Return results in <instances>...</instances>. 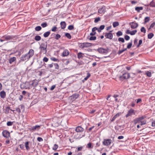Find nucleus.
<instances>
[{
	"label": "nucleus",
	"instance_id": "obj_1",
	"mask_svg": "<svg viewBox=\"0 0 155 155\" xmlns=\"http://www.w3.org/2000/svg\"><path fill=\"white\" fill-rule=\"evenodd\" d=\"M38 83L39 81L36 79L26 82L25 88L26 89H30L32 87H35L38 85Z\"/></svg>",
	"mask_w": 155,
	"mask_h": 155
},
{
	"label": "nucleus",
	"instance_id": "obj_2",
	"mask_svg": "<svg viewBox=\"0 0 155 155\" xmlns=\"http://www.w3.org/2000/svg\"><path fill=\"white\" fill-rule=\"evenodd\" d=\"M47 44L46 43H42L40 45L39 49L41 51V52L44 54H45L47 52Z\"/></svg>",
	"mask_w": 155,
	"mask_h": 155
},
{
	"label": "nucleus",
	"instance_id": "obj_3",
	"mask_svg": "<svg viewBox=\"0 0 155 155\" xmlns=\"http://www.w3.org/2000/svg\"><path fill=\"white\" fill-rule=\"evenodd\" d=\"M130 77V75L127 72H125L122 75L119 77L120 80L123 81L125 79H127Z\"/></svg>",
	"mask_w": 155,
	"mask_h": 155
},
{
	"label": "nucleus",
	"instance_id": "obj_4",
	"mask_svg": "<svg viewBox=\"0 0 155 155\" xmlns=\"http://www.w3.org/2000/svg\"><path fill=\"white\" fill-rule=\"evenodd\" d=\"M97 51L100 53L103 54H106L109 52V49L108 48L104 49L103 48H98Z\"/></svg>",
	"mask_w": 155,
	"mask_h": 155
},
{
	"label": "nucleus",
	"instance_id": "obj_5",
	"mask_svg": "<svg viewBox=\"0 0 155 155\" xmlns=\"http://www.w3.org/2000/svg\"><path fill=\"white\" fill-rule=\"evenodd\" d=\"M15 37L13 36L5 35L2 37V38L0 39V41L2 42L5 41H8L13 40Z\"/></svg>",
	"mask_w": 155,
	"mask_h": 155
},
{
	"label": "nucleus",
	"instance_id": "obj_6",
	"mask_svg": "<svg viewBox=\"0 0 155 155\" xmlns=\"http://www.w3.org/2000/svg\"><path fill=\"white\" fill-rule=\"evenodd\" d=\"M92 45V44L90 43L85 42L80 44V47L81 48H88L91 47Z\"/></svg>",
	"mask_w": 155,
	"mask_h": 155
},
{
	"label": "nucleus",
	"instance_id": "obj_7",
	"mask_svg": "<svg viewBox=\"0 0 155 155\" xmlns=\"http://www.w3.org/2000/svg\"><path fill=\"white\" fill-rule=\"evenodd\" d=\"M112 142V140L111 139H104V140L102 143L103 145L107 146L110 145Z\"/></svg>",
	"mask_w": 155,
	"mask_h": 155
},
{
	"label": "nucleus",
	"instance_id": "obj_8",
	"mask_svg": "<svg viewBox=\"0 0 155 155\" xmlns=\"http://www.w3.org/2000/svg\"><path fill=\"white\" fill-rule=\"evenodd\" d=\"M145 117L142 116L139 117L137 118L134 120L133 122L135 124L140 123L141 120H143Z\"/></svg>",
	"mask_w": 155,
	"mask_h": 155
},
{
	"label": "nucleus",
	"instance_id": "obj_9",
	"mask_svg": "<svg viewBox=\"0 0 155 155\" xmlns=\"http://www.w3.org/2000/svg\"><path fill=\"white\" fill-rule=\"evenodd\" d=\"M135 113L134 110L132 109L131 108L128 111L127 113L125 115L126 117L129 116H131L132 115H135Z\"/></svg>",
	"mask_w": 155,
	"mask_h": 155
},
{
	"label": "nucleus",
	"instance_id": "obj_10",
	"mask_svg": "<svg viewBox=\"0 0 155 155\" xmlns=\"http://www.w3.org/2000/svg\"><path fill=\"white\" fill-rule=\"evenodd\" d=\"M106 12V7L104 6H103L100 8L98 10V12L99 14H104Z\"/></svg>",
	"mask_w": 155,
	"mask_h": 155
},
{
	"label": "nucleus",
	"instance_id": "obj_11",
	"mask_svg": "<svg viewBox=\"0 0 155 155\" xmlns=\"http://www.w3.org/2000/svg\"><path fill=\"white\" fill-rule=\"evenodd\" d=\"M40 126L38 125H36L35 126L31 127L29 129V130L31 132L35 131L36 130H38L40 127Z\"/></svg>",
	"mask_w": 155,
	"mask_h": 155
},
{
	"label": "nucleus",
	"instance_id": "obj_12",
	"mask_svg": "<svg viewBox=\"0 0 155 155\" xmlns=\"http://www.w3.org/2000/svg\"><path fill=\"white\" fill-rule=\"evenodd\" d=\"M112 31H110L109 33H106L105 35V37L106 38L110 39H112L113 38V35L111 33Z\"/></svg>",
	"mask_w": 155,
	"mask_h": 155
},
{
	"label": "nucleus",
	"instance_id": "obj_13",
	"mask_svg": "<svg viewBox=\"0 0 155 155\" xmlns=\"http://www.w3.org/2000/svg\"><path fill=\"white\" fill-rule=\"evenodd\" d=\"M30 58H28V56L27 54L22 55L21 58V60L22 61H24L26 60H28Z\"/></svg>",
	"mask_w": 155,
	"mask_h": 155
},
{
	"label": "nucleus",
	"instance_id": "obj_14",
	"mask_svg": "<svg viewBox=\"0 0 155 155\" xmlns=\"http://www.w3.org/2000/svg\"><path fill=\"white\" fill-rule=\"evenodd\" d=\"M28 56V58H31L34 54V51L32 49L30 50L29 52L27 54Z\"/></svg>",
	"mask_w": 155,
	"mask_h": 155
},
{
	"label": "nucleus",
	"instance_id": "obj_15",
	"mask_svg": "<svg viewBox=\"0 0 155 155\" xmlns=\"http://www.w3.org/2000/svg\"><path fill=\"white\" fill-rule=\"evenodd\" d=\"M3 136L5 137H8L10 136V133L8 131L6 130H3L2 132Z\"/></svg>",
	"mask_w": 155,
	"mask_h": 155
},
{
	"label": "nucleus",
	"instance_id": "obj_16",
	"mask_svg": "<svg viewBox=\"0 0 155 155\" xmlns=\"http://www.w3.org/2000/svg\"><path fill=\"white\" fill-rule=\"evenodd\" d=\"M130 25L131 28L132 29L136 28L138 26V25L137 23L134 22L130 23Z\"/></svg>",
	"mask_w": 155,
	"mask_h": 155
},
{
	"label": "nucleus",
	"instance_id": "obj_17",
	"mask_svg": "<svg viewBox=\"0 0 155 155\" xmlns=\"http://www.w3.org/2000/svg\"><path fill=\"white\" fill-rule=\"evenodd\" d=\"M75 130L77 132H82L83 131L84 128L81 126H78L76 127Z\"/></svg>",
	"mask_w": 155,
	"mask_h": 155
},
{
	"label": "nucleus",
	"instance_id": "obj_18",
	"mask_svg": "<svg viewBox=\"0 0 155 155\" xmlns=\"http://www.w3.org/2000/svg\"><path fill=\"white\" fill-rule=\"evenodd\" d=\"M69 51L67 49H65L64 50L62 54V56L63 57L67 56L69 55Z\"/></svg>",
	"mask_w": 155,
	"mask_h": 155
},
{
	"label": "nucleus",
	"instance_id": "obj_19",
	"mask_svg": "<svg viewBox=\"0 0 155 155\" xmlns=\"http://www.w3.org/2000/svg\"><path fill=\"white\" fill-rule=\"evenodd\" d=\"M97 29V28L95 27L92 28V32L90 34V35L91 36L94 35L96 34L95 31Z\"/></svg>",
	"mask_w": 155,
	"mask_h": 155
},
{
	"label": "nucleus",
	"instance_id": "obj_20",
	"mask_svg": "<svg viewBox=\"0 0 155 155\" xmlns=\"http://www.w3.org/2000/svg\"><path fill=\"white\" fill-rule=\"evenodd\" d=\"M60 25L61 28L62 29H64L66 27V24L65 21H62L60 23Z\"/></svg>",
	"mask_w": 155,
	"mask_h": 155
},
{
	"label": "nucleus",
	"instance_id": "obj_21",
	"mask_svg": "<svg viewBox=\"0 0 155 155\" xmlns=\"http://www.w3.org/2000/svg\"><path fill=\"white\" fill-rule=\"evenodd\" d=\"M0 96L1 98H4L6 97V93L4 91H2L0 93Z\"/></svg>",
	"mask_w": 155,
	"mask_h": 155
},
{
	"label": "nucleus",
	"instance_id": "obj_22",
	"mask_svg": "<svg viewBox=\"0 0 155 155\" xmlns=\"http://www.w3.org/2000/svg\"><path fill=\"white\" fill-rule=\"evenodd\" d=\"M29 141H27L25 143V146L27 150H29L30 149V147L29 146Z\"/></svg>",
	"mask_w": 155,
	"mask_h": 155
},
{
	"label": "nucleus",
	"instance_id": "obj_23",
	"mask_svg": "<svg viewBox=\"0 0 155 155\" xmlns=\"http://www.w3.org/2000/svg\"><path fill=\"white\" fill-rule=\"evenodd\" d=\"M51 35L53 36H54L55 35V38L56 40H58L61 37V36L58 34L55 35L54 33H53Z\"/></svg>",
	"mask_w": 155,
	"mask_h": 155
},
{
	"label": "nucleus",
	"instance_id": "obj_24",
	"mask_svg": "<svg viewBox=\"0 0 155 155\" xmlns=\"http://www.w3.org/2000/svg\"><path fill=\"white\" fill-rule=\"evenodd\" d=\"M135 10L138 12H140L141 10H143V8L142 7H136L135 8Z\"/></svg>",
	"mask_w": 155,
	"mask_h": 155
},
{
	"label": "nucleus",
	"instance_id": "obj_25",
	"mask_svg": "<svg viewBox=\"0 0 155 155\" xmlns=\"http://www.w3.org/2000/svg\"><path fill=\"white\" fill-rule=\"evenodd\" d=\"M121 113H118L116 114L112 118L111 121H114L115 119L119 117L120 114Z\"/></svg>",
	"mask_w": 155,
	"mask_h": 155
},
{
	"label": "nucleus",
	"instance_id": "obj_26",
	"mask_svg": "<svg viewBox=\"0 0 155 155\" xmlns=\"http://www.w3.org/2000/svg\"><path fill=\"white\" fill-rule=\"evenodd\" d=\"M83 54L81 52H79L78 54V59H80L83 57Z\"/></svg>",
	"mask_w": 155,
	"mask_h": 155
},
{
	"label": "nucleus",
	"instance_id": "obj_27",
	"mask_svg": "<svg viewBox=\"0 0 155 155\" xmlns=\"http://www.w3.org/2000/svg\"><path fill=\"white\" fill-rule=\"evenodd\" d=\"M50 34V31H48L47 32H45L43 36L44 37L47 38L48 37Z\"/></svg>",
	"mask_w": 155,
	"mask_h": 155
},
{
	"label": "nucleus",
	"instance_id": "obj_28",
	"mask_svg": "<svg viewBox=\"0 0 155 155\" xmlns=\"http://www.w3.org/2000/svg\"><path fill=\"white\" fill-rule=\"evenodd\" d=\"M16 60V58L15 57H13L11 58L9 60V62L10 64H12L13 62Z\"/></svg>",
	"mask_w": 155,
	"mask_h": 155
},
{
	"label": "nucleus",
	"instance_id": "obj_29",
	"mask_svg": "<svg viewBox=\"0 0 155 155\" xmlns=\"http://www.w3.org/2000/svg\"><path fill=\"white\" fill-rule=\"evenodd\" d=\"M41 38L39 35H36L35 38V39L36 41H39L41 39Z\"/></svg>",
	"mask_w": 155,
	"mask_h": 155
},
{
	"label": "nucleus",
	"instance_id": "obj_30",
	"mask_svg": "<svg viewBox=\"0 0 155 155\" xmlns=\"http://www.w3.org/2000/svg\"><path fill=\"white\" fill-rule=\"evenodd\" d=\"M119 25V23L118 22L115 21L113 23V25L114 28H115L116 27L118 26Z\"/></svg>",
	"mask_w": 155,
	"mask_h": 155
},
{
	"label": "nucleus",
	"instance_id": "obj_31",
	"mask_svg": "<svg viewBox=\"0 0 155 155\" xmlns=\"http://www.w3.org/2000/svg\"><path fill=\"white\" fill-rule=\"evenodd\" d=\"M150 6L154 7L155 6V2L154 0H153L150 4Z\"/></svg>",
	"mask_w": 155,
	"mask_h": 155
},
{
	"label": "nucleus",
	"instance_id": "obj_32",
	"mask_svg": "<svg viewBox=\"0 0 155 155\" xmlns=\"http://www.w3.org/2000/svg\"><path fill=\"white\" fill-rule=\"evenodd\" d=\"M154 36V35L152 33H150L148 35V38L149 39H151Z\"/></svg>",
	"mask_w": 155,
	"mask_h": 155
},
{
	"label": "nucleus",
	"instance_id": "obj_33",
	"mask_svg": "<svg viewBox=\"0 0 155 155\" xmlns=\"http://www.w3.org/2000/svg\"><path fill=\"white\" fill-rule=\"evenodd\" d=\"M14 121H8L7 123V125L8 126H11L13 124Z\"/></svg>",
	"mask_w": 155,
	"mask_h": 155
},
{
	"label": "nucleus",
	"instance_id": "obj_34",
	"mask_svg": "<svg viewBox=\"0 0 155 155\" xmlns=\"http://www.w3.org/2000/svg\"><path fill=\"white\" fill-rule=\"evenodd\" d=\"M65 36L68 38L69 39H71V35L69 33H66L65 34Z\"/></svg>",
	"mask_w": 155,
	"mask_h": 155
},
{
	"label": "nucleus",
	"instance_id": "obj_35",
	"mask_svg": "<svg viewBox=\"0 0 155 155\" xmlns=\"http://www.w3.org/2000/svg\"><path fill=\"white\" fill-rule=\"evenodd\" d=\"M150 20V17H146L144 18V23H146L148 22Z\"/></svg>",
	"mask_w": 155,
	"mask_h": 155
},
{
	"label": "nucleus",
	"instance_id": "obj_36",
	"mask_svg": "<svg viewBox=\"0 0 155 155\" xmlns=\"http://www.w3.org/2000/svg\"><path fill=\"white\" fill-rule=\"evenodd\" d=\"M122 35L123 33L122 32L120 31H119L116 33V35L117 36H121Z\"/></svg>",
	"mask_w": 155,
	"mask_h": 155
},
{
	"label": "nucleus",
	"instance_id": "obj_37",
	"mask_svg": "<svg viewBox=\"0 0 155 155\" xmlns=\"http://www.w3.org/2000/svg\"><path fill=\"white\" fill-rule=\"evenodd\" d=\"M51 61H59V60L57 58H56L54 57H51Z\"/></svg>",
	"mask_w": 155,
	"mask_h": 155
},
{
	"label": "nucleus",
	"instance_id": "obj_38",
	"mask_svg": "<svg viewBox=\"0 0 155 155\" xmlns=\"http://www.w3.org/2000/svg\"><path fill=\"white\" fill-rule=\"evenodd\" d=\"M58 145L55 144L54 145L53 147L52 148V149L54 150H55L58 148Z\"/></svg>",
	"mask_w": 155,
	"mask_h": 155
},
{
	"label": "nucleus",
	"instance_id": "obj_39",
	"mask_svg": "<svg viewBox=\"0 0 155 155\" xmlns=\"http://www.w3.org/2000/svg\"><path fill=\"white\" fill-rule=\"evenodd\" d=\"M140 125H143L144 124H145L146 123V120H141L140 122Z\"/></svg>",
	"mask_w": 155,
	"mask_h": 155
},
{
	"label": "nucleus",
	"instance_id": "obj_40",
	"mask_svg": "<svg viewBox=\"0 0 155 155\" xmlns=\"http://www.w3.org/2000/svg\"><path fill=\"white\" fill-rule=\"evenodd\" d=\"M140 31L141 32H143L144 33H145L146 32V29L144 27H143L141 28Z\"/></svg>",
	"mask_w": 155,
	"mask_h": 155
},
{
	"label": "nucleus",
	"instance_id": "obj_41",
	"mask_svg": "<svg viewBox=\"0 0 155 155\" xmlns=\"http://www.w3.org/2000/svg\"><path fill=\"white\" fill-rule=\"evenodd\" d=\"M132 42H130V43H129L128 44V45L127 46V48L128 49L130 48L132 46Z\"/></svg>",
	"mask_w": 155,
	"mask_h": 155
},
{
	"label": "nucleus",
	"instance_id": "obj_42",
	"mask_svg": "<svg viewBox=\"0 0 155 155\" xmlns=\"http://www.w3.org/2000/svg\"><path fill=\"white\" fill-rule=\"evenodd\" d=\"M74 28V26L73 25H69L68 27V29L69 30H72Z\"/></svg>",
	"mask_w": 155,
	"mask_h": 155
},
{
	"label": "nucleus",
	"instance_id": "obj_43",
	"mask_svg": "<svg viewBox=\"0 0 155 155\" xmlns=\"http://www.w3.org/2000/svg\"><path fill=\"white\" fill-rule=\"evenodd\" d=\"M137 32V30H134L133 31H131L130 32V35H134Z\"/></svg>",
	"mask_w": 155,
	"mask_h": 155
},
{
	"label": "nucleus",
	"instance_id": "obj_44",
	"mask_svg": "<svg viewBox=\"0 0 155 155\" xmlns=\"http://www.w3.org/2000/svg\"><path fill=\"white\" fill-rule=\"evenodd\" d=\"M41 29V27L40 26H38L35 27V30L36 31H40Z\"/></svg>",
	"mask_w": 155,
	"mask_h": 155
},
{
	"label": "nucleus",
	"instance_id": "obj_45",
	"mask_svg": "<svg viewBox=\"0 0 155 155\" xmlns=\"http://www.w3.org/2000/svg\"><path fill=\"white\" fill-rule=\"evenodd\" d=\"M57 27L56 26H54L51 29L52 31L55 32L57 31Z\"/></svg>",
	"mask_w": 155,
	"mask_h": 155
},
{
	"label": "nucleus",
	"instance_id": "obj_46",
	"mask_svg": "<svg viewBox=\"0 0 155 155\" xmlns=\"http://www.w3.org/2000/svg\"><path fill=\"white\" fill-rule=\"evenodd\" d=\"M118 41H121L122 43H124V40L123 38H119L118 39Z\"/></svg>",
	"mask_w": 155,
	"mask_h": 155
},
{
	"label": "nucleus",
	"instance_id": "obj_47",
	"mask_svg": "<svg viewBox=\"0 0 155 155\" xmlns=\"http://www.w3.org/2000/svg\"><path fill=\"white\" fill-rule=\"evenodd\" d=\"M90 74L89 73H87V76L84 78L85 80H87L90 76Z\"/></svg>",
	"mask_w": 155,
	"mask_h": 155
},
{
	"label": "nucleus",
	"instance_id": "obj_48",
	"mask_svg": "<svg viewBox=\"0 0 155 155\" xmlns=\"http://www.w3.org/2000/svg\"><path fill=\"white\" fill-rule=\"evenodd\" d=\"M78 97V95L77 94H74L72 96V97H74V99H76Z\"/></svg>",
	"mask_w": 155,
	"mask_h": 155
},
{
	"label": "nucleus",
	"instance_id": "obj_49",
	"mask_svg": "<svg viewBox=\"0 0 155 155\" xmlns=\"http://www.w3.org/2000/svg\"><path fill=\"white\" fill-rule=\"evenodd\" d=\"M96 39V37L95 36H92L91 37L89 38L90 40H94Z\"/></svg>",
	"mask_w": 155,
	"mask_h": 155
},
{
	"label": "nucleus",
	"instance_id": "obj_50",
	"mask_svg": "<svg viewBox=\"0 0 155 155\" xmlns=\"http://www.w3.org/2000/svg\"><path fill=\"white\" fill-rule=\"evenodd\" d=\"M54 66L55 67V68L56 69H59V65L58 64L55 63L54 64Z\"/></svg>",
	"mask_w": 155,
	"mask_h": 155
},
{
	"label": "nucleus",
	"instance_id": "obj_51",
	"mask_svg": "<svg viewBox=\"0 0 155 155\" xmlns=\"http://www.w3.org/2000/svg\"><path fill=\"white\" fill-rule=\"evenodd\" d=\"M47 24L46 22L44 23L41 24V26L43 28H45L47 26Z\"/></svg>",
	"mask_w": 155,
	"mask_h": 155
},
{
	"label": "nucleus",
	"instance_id": "obj_52",
	"mask_svg": "<svg viewBox=\"0 0 155 155\" xmlns=\"http://www.w3.org/2000/svg\"><path fill=\"white\" fill-rule=\"evenodd\" d=\"M124 38L126 40L128 41L130 39V37L129 36L127 35H126L124 36Z\"/></svg>",
	"mask_w": 155,
	"mask_h": 155
},
{
	"label": "nucleus",
	"instance_id": "obj_53",
	"mask_svg": "<svg viewBox=\"0 0 155 155\" xmlns=\"http://www.w3.org/2000/svg\"><path fill=\"white\" fill-rule=\"evenodd\" d=\"M155 25V23L154 22L150 26L149 29H150L153 28Z\"/></svg>",
	"mask_w": 155,
	"mask_h": 155
},
{
	"label": "nucleus",
	"instance_id": "obj_54",
	"mask_svg": "<svg viewBox=\"0 0 155 155\" xmlns=\"http://www.w3.org/2000/svg\"><path fill=\"white\" fill-rule=\"evenodd\" d=\"M127 49L126 48L124 49L120 50L119 51V54H120L122 53L123 52H124V51H125L127 50Z\"/></svg>",
	"mask_w": 155,
	"mask_h": 155
},
{
	"label": "nucleus",
	"instance_id": "obj_55",
	"mask_svg": "<svg viewBox=\"0 0 155 155\" xmlns=\"http://www.w3.org/2000/svg\"><path fill=\"white\" fill-rule=\"evenodd\" d=\"M37 140L39 141V142H41V141H43V139H42V138L41 137H38L37 138Z\"/></svg>",
	"mask_w": 155,
	"mask_h": 155
},
{
	"label": "nucleus",
	"instance_id": "obj_56",
	"mask_svg": "<svg viewBox=\"0 0 155 155\" xmlns=\"http://www.w3.org/2000/svg\"><path fill=\"white\" fill-rule=\"evenodd\" d=\"M142 40H140L139 41L138 44L137 45V47H139L140 45L142 44Z\"/></svg>",
	"mask_w": 155,
	"mask_h": 155
},
{
	"label": "nucleus",
	"instance_id": "obj_57",
	"mask_svg": "<svg viewBox=\"0 0 155 155\" xmlns=\"http://www.w3.org/2000/svg\"><path fill=\"white\" fill-rule=\"evenodd\" d=\"M100 21V18L98 17L97 18H96L95 19L94 22L95 23H97Z\"/></svg>",
	"mask_w": 155,
	"mask_h": 155
},
{
	"label": "nucleus",
	"instance_id": "obj_58",
	"mask_svg": "<svg viewBox=\"0 0 155 155\" xmlns=\"http://www.w3.org/2000/svg\"><path fill=\"white\" fill-rule=\"evenodd\" d=\"M21 109V110H22L23 111H24L25 110V106L24 105H20Z\"/></svg>",
	"mask_w": 155,
	"mask_h": 155
},
{
	"label": "nucleus",
	"instance_id": "obj_59",
	"mask_svg": "<svg viewBox=\"0 0 155 155\" xmlns=\"http://www.w3.org/2000/svg\"><path fill=\"white\" fill-rule=\"evenodd\" d=\"M146 74L147 75V76L149 77H150L151 76V73L150 72L147 71L146 72Z\"/></svg>",
	"mask_w": 155,
	"mask_h": 155
},
{
	"label": "nucleus",
	"instance_id": "obj_60",
	"mask_svg": "<svg viewBox=\"0 0 155 155\" xmlns=\"http://www.w3.org/2000/svg\"><path fill=\"white\" fill-rule=\"evenodd\" d=\"M82 148H83V147H78L77 148V151H81V150H82Z\"/></svg>",
	"mask_w": 155,
	"mask_h": 155
},
{
	"label": "nucleus",
	"instance_id": "obj_61",
	"mask_svg": "<svg viewBox=\"0 0 155 155\" xmlns=\"http://www.w3.org/2000/svg\"><path fill=\"white\" fill-rule=\"evenodd\" d=\"M48 58L46 57H44L43 59V61L45 62H47L48 61Z\"/></svg>",
	"mask_w": 155,
	"mask_h": 155
},
{
	"label": "nucleus",
	"instance_id": "obj_62",
	"mask_svg": "<svg viewBox=\"0 0 155 155\" xmlns=\"http://www.w3.org/2000/svg\"><path fill=\"white\" fill-rule=\"evenodd\" d=\"M105 27V26L104 25H101L100 27H99V29H100V30H102Z\"/></svg>",
	"mask_w": 155,
	"mask_h": 155
},
{
	"label": "nucleus",
	"instance_id": "obj_63",
	"mask_svg": "<svg viewBox=\"0 0 155 155\" xmlns=\"http://www.w3.org/2000/svg\"><path fill=\"white\" fill-rule=\"evenodd\" d=\"M87 147L89 148H92V144L91 143H89L87 144Z\"/></svg>",
	"mask_w": 155,
	"mask_h": 155
},
{
	"label": "nucleus",
	"instance_id": "obj_64",
	"mask_svg": "<svg viewBox=\"0 0 155 155\" xmlns=\"http://www.w3.org/2000/svg\"><path fill=\"white\" fill-rule=\"evenodd\" d=\"M55 87H56V86H55V85H52V86L51 87V88H50V90H51V91H52V90H53L55 88Z\"/></svg>",
	"mask_w": 155,
	"mask_h": 155
}]
</instances>
